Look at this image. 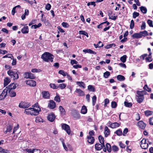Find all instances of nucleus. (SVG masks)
<instances>
[{
	"instance_id": "obj_43",
	"label": "nucleus",
	"mask_w": 153,
	"mask_h": 153,
	"mask_svg": "<svg viewBox=\"0 0 153 153\" xmlns=\"http://www.w3.org/2000/svg\"><path fill=\"white\" fill-rule=\"evenodd\" d=\"M110 75V72L108 71L105 72L103 74V76L105 78H108Z\"/></svg>"
},
{
	"instance_id": "obj_6",
	"label": "nucleus",
	"mask_w": 153,
	"mask_h": 153,
	"mask_svg": "<svg viewBox=\"0 0 153 153\" xmlns=\"http://www.w3.org/2000/svg\"><path fill=\"white\" fill-rule=\"evenodd\" d=\"M62 129L66 131L68 134L69 135L70 134V128L69 125L66 124H62Z\"/></svg>"
},
{
	"instance_id": "obj_37",
	"label": "nucleus",
	"mask_w": 153,
	"mask_h": 153,
	"mask_svg": "<svg viewBox=\"0 0 153 153\" xmlns=\"http://www.w3.org/2000/svg\"><path fill=\"white\" fill-rule=\"evenodd\" d=\"M54 100L57 102H60V97L58 94L56 93V96L54 97Z\"/></svg>"
},
{
	"instance_id": "obj_35",
	"label": "nucleus",
	"mask_w": 153,
	"mask_h": 153,
	"mask_svg": "<svg viewBox=\"0 0 153 153\" xmlns=\"http://www.w3.org/2000/svg\"><path fill=\"white\" fill-rule=\"evenodd\" d=\"M105 147L106 148L108 152H111V146L109 143H107L106 144V147Z\"/></svg>"
},
{
	"instance_id": "obj_29",
	"label": "nucleus",
	"mask_w": 153,
	"mask_h": 153,
	"mask_svg": "<svg viewBox=\"0 0 153 153\" xmlns=\"http://www.w3.org/2000/svg\"><path fill=\"white\" fill-rule=\"evenodd\" d=\"M140 9L141 12L144 14H146V13L147 12V9L145 7L141 6L140 7Z\"/></svg>"
},
{
	"instance_id": "obj_15",
	"label": "nucleus",
	"mask_w": 153,
	"mask_h": 153,
	"mask_svg": "<svg viewBox=\"0 0 153 153\" xmlns=\"http://www.w3.org/2000/svg\"><path fill=\"white\" fill-rule=\"evenodd\" d=\"M16 88V85L14 83H13L9 85L6 88L8 89V91L9 93H10L11 91V90L15 89Z\"/></svg>"
},
{
	"instance_id": "obj_2",
	"label": "nucleus",
	"mask_w": 153,
	"mask_h": 153,
	"mask_svg": "<svg viewBox=\"0 0 153 153\" xmlns=\"http://www.w3.org/2000/svg\"><path fill=\"white\" fill-rule=\"evenodd\" d=\"M145 91H137L136 95L135 98L137 102L139 103L142 102L144 99V95Z\"/></svg>"
},
{
	"instance_id": "obj_64",
	"label": "nucleus",
	"mask_w": 153,
	"mask_h": 153,
	"mask_svg": "<svg viewBox=\"0 0 153 153\" xmlns=\"http://www.w3.org/2000/svg\"><path fill=\"white\" fill-rule=\"evenodd\" d=\"M149 124L153 126V117H150L149 119Z\"/></svg>"
},
{
	"instance_id": "obj_39",
	"label": "nucleus",
	"mask_w": 153,
	"mask_h": 153,
	"mask_svg": "<svg viewBox=\"0 0 153 153\" xmlns=\"http://www.w3.org/2000/svg\"><path fill=\"white\" fill-rule=\"evenodd\" d=\"M127 56L126 55H124L120 58V60L123 63L125 62L126 61Z\"/></svg>"
},
{
	"instance_id": "obj_57",
	"label": "nucleus",
	"mask_w": 153,
	"mask_h": 153,
	"mask_svg": "<svg viewBox=\"0 0 153 153\" xmlns=\"http://www.w3.org/2000/svg\"><path fill=\"white\" fill-rule=\"evenodd\" d=\"M94 133L95 132L93 130L90 131L88 133L89 135L88 136L92 137L94 135Z\"/></svg>"
},
{
	"instance_id": "obj_62",
	"label": "nucleus",
	"mask_w": 153,
	"mask_h": 153,
	"mask_svg": "<svg viewBox=\"0 0 153 153\" xmlns=\"http://www.w3.org/2000/svg\"><path fill=\"white\" fill-rule=\"evenodd\" d=\"M62 26L64 27H68L69 26L68 24L66 22H62Z\"/></svg>"
},
{
	"instance_id": "obj_46",
	"label": "nucleus",
	"mask_w": 153,
	"mask_h": 153,
	"mask_svg": "<svg viewBox=\"0 0 153 153\" xmlns=\"http://www.w3.org/2000/svg\"><path fill=\"white\" fill-rule=\"evenodd\" d=\"M0 152L2 153H9V151L7 149L2 148L0 147Z\"/></svg>"
},
{
	"instance_id": "obj_51",
	"label": "nucleus",
	"mask_w": 153,
	"mask_h": 153,
	"mask_svg": "<svg viewBox=\"0 0 153 153\" xmlns=\"http://www.w3.org/2000/svg\"><path fill=\"white\" fill-rule=\"evenodd\" d=\"M146 27V23L145 22H143L142 25L140 27V29L141 30H143L145 29Z\"/></svg>"
},
{
	"instance_id": "obj_40",
	"label": "nucleus",
	"mask_w": 153,
	"mask_h": 153,
	"mask_svg": "<svg viewBox=\"0 0 153 153\" xmlns=\"http://www.w3.org/2000/svg\"><path fill=\"white\" fill-rule=\"evenodd\" d=\"M145 61L146 62H150L152 61V56H148L145 58Z\"/></svg>"
},
{
	"instance_id": "obj_13",
	"label": "nucleus",
	"mask_w": 153,
	"mask_h": 153,
	"mask_svg": "<svg viewBox=\"0 0 153 153\" xmlns=\"http://www.w3.org/2000/svg\"><path fill=\"white\" fill-rule=\"evenodd\" d=\"M13 126L11 124H8L6 126V130L5 128L3 129V131L5 133L10 132L12 129Z\"/></svg>"
},
{
	"instance_id": "obj_34",
	"label": "nucleus",
	"mask_w": 153,
	"mask_h": 153,
	"mask_svg": "<svg viewBox=\"0 0 153 153\" xmlns=\"http://www.w3.org/2000/svg\"><path fill=\"white\" fill-rule=\"evenodd\" d=\"M114 133L119 136H121L123 134L122 131L121 129L117 130L114 132Z\"/></svg>"
},
{
	"instance_id": "obj_27",
	"label": "nucleus",
	"mask_w": 153,
	"mask_h": 153,
	"mask_svg": "<svg viewBox=\"0 0 153 153\" xmlns=\"http://www.w3.org/2000/svg\"><path fill=\"white\" fill-rule=\"evenodd\" d=\"M76 84L80 87H82L83 88H85V84L82 82L77 81L76 82Z\"/></svg>"
},
{
	"instance_id": "obj_30",
	"label": "nucleus",
	"mask_w": 153,
	"mask_h": 153,
	"mask_svg": "<svg viewBox=\"0 0 153 153\" xmlns=\"http://www.w3.org/2000/svg\"><path fill=\"white\" fill-rule=\"evenodd\" d=\"M117 80L120 81H124L125 79V77L121 75H119L117 76Z\"/></svg>"
},
{
	"instance_id": "obj_16",
	"label": "nucleus",
	"mask_w": 153,
	"mask_h": 153,
	"mask_svg": "<svg viewBox=\"0 0 153 153\" xmlns=\"http://www.w3.org/2000/svg\"><path fill=\"white\" fill-rule=\"evenodd\" d=\"M146 124L142 121H140L137 123V126L141 129H144L146 127Z\"/></svg>"
},
{
	"instance_id": "obj_25",
	"label": "nucleus",
	"mask_w": 153,
	"mask_h": 153,
	"mask_svg": "<svg viewBox=\"0 0 153 153\" xmlns=\"http://www.w3.org/2000/svg\"><path fill=\"white\" fill-rule=\"evenodd\" d=\"M100 143L103 145V146H105L104 140L103 137L101 135H100L98 137Z\"/></svg>"
},
{
	"instance_id": "obj_26",
	"label": "nucleus",
	"mask_w": 153,
	"mask_h": 153,
	"mask_svg": "<svg viewBox=\"0 0 153 153\" xmlns=\"http://www.w3.org/2000/svg\"><path fill=\"white\" fill-rule=\"evenodd\" d=\"M140 36V33H134L132 35V37L134 39H139L141 38Z\"/></svg>"
},
{
	"instance_id": "obj_36",
	"label": "nucleus",
	"mask_w": 153,
	"mask_h": 153,
	"mask_svg": "<svg viewBox=\"0 0 153 153\" xmlns=\"http://www.w3.org/2000/svg\"><path fill=\"white\" fill-rule=\"evenodd\" d=\"M94 45L96 48H97L98 47L100 48L102 47L103 45L101 41H99L97 44V45L94 44Z\"/></svg>"
},
{
	"instance_id": "obj_52",
	"label": "nucleus",
	"mask_w": 153,
	"mask_h": 153,
	"mask_svg": "<svg viewBox=\"0 0 153 153\" xmlns=\"http://www.w3.org/2000/svg\"><path fill=\"white\" fill-rule=\"evenodd\" d=\"M50 86L51 88L53 89H57L58 88V87L57 86H56L54 84L51 83L50 84Z\"/></svg>"
},
{
	"instance_id": "obj_3",
	"label": "nucleus",
	"mask_w": 153,
	"mask_h": 153,
	"mask_svg": "<svg viewBox=\"0 0 153 153\" xmlns=\"http://www.w3.org/2000/svg\"><path fill=\"white\" fill-rule=\"evenodd\" d=\"M7 73L10 77L14 80L17 79L19 78V74L17 71L10 70L7 71Z\"/></svg>"
},
{
	"instance_id": "obj_44",
	"label": "nucleus",
	"mask_w": 153,
	"mask_h": 153,
	"mask_svg": "<svg viewBox=\"0 0 153 153\" xmlns=\"http://www.w3.org/2000/svg\"><path fill=\"white\" fill-rule=\"evenodd\" d=\"M125 105L127 107H131L132 106V104L131 102H129L125 101L124 102Z\"/></svg>"
},
{
	"instance_id": "obj_11",
	"label": "nucleus",
	"mask_w": 153,
	"mask_h": 153,
	"mask_svg": "<svg viewBox=\"0 0 153 153\" xmlns=\"http://www.w3.org/2000/svg\"><path fill=\"white\" fill-rule=\"evenodd\" d=\"M41 94L42 97L44 99H49L50 98V94L49 92L48 91H42Z\"/></svg>"
},
{
	"instance_id": "obj_63",
	"label": "nucleus",
	"mask_w": 153,
	"mask_h": 153,
	"mask_svg": "<svg viewBox=\"0 0 153 153\" xmlns=\"http://www.w3.org/2000/svg\"><path fill=\"white\" fill-rule=\"evenodd\" d=\"M51 7V6L50 4H47L45 6V9L48 10H49Z\"/></svg>"
},
{
	"instance_id": "obj_18",
	"label": "nucleus",
	"mask_w": 153,
	"mask_h": 153,
	"mask_svg": "<svg viewBox=\"0 0 153 153\" xmlns=\"http://www.w3.org/2000/svg\"><path fill=\"white\" fill-rule=\"evenodd\" d=\"M87 142L89 143L93 144L95 141V139L93 137L87 136Z\"/></svg>"
},
{
	"instance_id": "obj_24",
	"label": "nucleus",
	"mask_w": 153,
	"mask_h": 153,
	"mask_svg": "<svg viewBox=\"0 0 153 153\" xmlns=\"http://www.w3.org/2000/svg\"><path fill=\"white\" fill-rule=\"evenodd\" d=\"M59 111L61 113V114L62 116L64 115L66 113L65 109L63 108L62 106H60L59 107Z\"/></svg>"
},
{
	"instance_id": "obj_31",
	"label": "nucleus",
	"mask_w": 153,
	"mask_h": 153,
	"mask_svg": "<svg viewBox=\"0 0 153 153\" xmlns=\"http://www.w3.org/2000/svg\"><path fill=\"white\" fill-rule=\"evenodd\" d=\"M4 86L7 85L10 82V79L8 77H6L4 80Z\"/></svg>"
},
{
	"instance_id": "obj_10",
	"label": "nucleus",
	"mask_w": 153,
	"mask_h": 153,
	"mask_svg": "<svg viewBox=\"0 0 153 153\" xmlns=\"http://www.w3.org/2000/svg\"><path fill=\"white\" fill-rule=\"evenodd\" d=\"M8 92V89H4L3 91L1 94L0 95V100H2L6 97Z\"/></svg>"
},
{
	"instance_id": "obj_50",
	"label": "nucleus",
	"mask_w": 153,
	"mask_h": 153,
	"mask_svg": "<svg viewBox=\"0 0 153 153\" xmlns=\"http://www.w3.org/2000/svg\"><path fill=\"white\" fill-rule=\"evenodd\" d=\"M132 15L133 18L135 19L137 17L139 16V13L134 12L133 13Z\"/></svg>"
},
{
	"instance_id": "obj_54",
	"label": "nucleus",
	"mask_w": 153,
	"mask_h": 153,
	"mask_svg": "<svg viewBox=\"0 0 153 153\" xmlns=\"http://www.w3.org/2000/svg\"><path fill=\"white\" fill-rule=\"evenodd\" d=\"M108 16H109V19H111L114 20H115L116 19L117 16H112L111 15H110L109 13L108 14Z\"/></svg>"
},
{
	"instance_id": "obj_49",
	"label": "nucleus",
	"mask_w": 153,
	"mask_h": 153,
	"mask_svg": "<svg viewBox=\"0 0 153 153\" xmlns=\"http://www.w3.org/2000/svg\"><path fill=\"white\" fill-rule=\"evenodd\" d=\"M117 106V103L115 101H112L111 103V106L112 108H115Z\"/></svg>"
},
{
	"instance_id": "obj_60",
	"label": "nucleus",
	"mask_w": 153,
	"mask_h": 153,
	"mask_svg": "<svg viewBox=\"0 0 153 153\" xmlns=\"http://www.w3.org/2000/svg\"><path fill=\"white\" fill-rule=\"evenodd\" d=\"M147 23L149 26L150 27H153V25H152V21L150 20H148L147 21Z\"/></svg>"
},
{
	"instance_id": "obj_9",
	"label": "nucleus",
	"mask_w": 153,
	"mask_h": 153,
	"mask_svg": "<svg viewBox=\"0 0 153 153\" xmlns=\"http://www.w3.org/2000/svg\"><path fill=\"white\" fill-rule=\"evenodd\" d=\"M26 83L28 85L31 87H34L36 86V82L32 80H28L25 81Z\"/></svg>"
},
{
	"instance_id": "obj_61",
	"label": "nucleus",
	"mask_w": 153,
	"mask_h": 153,
	"mask_svg": "<svg viewBox=\"0 0 153 153\" xmlns=\"http://www.w3.org/2000/svg\"><path fill=\"white\" fill-rule=\"evenodd\" d=\"M74 117V118H75V119L77 120L79 119L80 118V116L79 113H76V114H75Z\"/></svg>"
},
{
	"instance_id": "obj_56",
	"label": "nucleus",
	"mask_w": 153,
	"mask_h": 153,
	"mask_svg": "<svg viewBox=\"0 0 153 153\" xmlns=\"http://www.w3.org/2000/svg\"><path fill=\"white\" fill-rule=\"evenodd\" d=\"M112 149L114 152H117L119 150L118 147L116 146H112Z\"/></svg>"
},
{
	"instance_id": "obj_45",
	"label": "nucleus",
	"mask_w": 153,
	"mask_h": 153,
	"mask_svg": "<svg viewBox=\"0 0 153 153\" xmlns=\"http://www.w3.org/2000/svg\"><path fill=\"white\" fill-rule=\"evenodd\" d=\"M115 46H116V45L112 43V44H110L107 45L105 47V48L106 49H109L111 48L115 47Z\"/></svg>"
},
{
	"instance_id": "obj_7",
	"label": "nucleus",
	"mask_w": 153,
	"mask_h": 153,
	"mask_svg": "<svg viewBox=\"0 0 153 153\" xmlns=\"http://www.w3.org/2000/svg\"><path fill=\"white\" fill-rule=\"evenodd\" d=\"M24 76L25 78L26 79L29 78L31 79H33L35 78V76L33 74L29 72L25 73L24 74Z\"/></svg>"
},
{
	"instance_id": "obj_48",
	"label": "nucleus",
	"mask_w": 153,
	"mask_h": 153,
	"mask_svg": "<svg viewBox=\"0 0 153 153\" xmlns=\"http://www.w3.org/2000/svg\"><path fill=\"white\" fill-rule=\"evenodd\" d=\"M97 100V97L95 95L93 96L92 98V105L94 106L96 103Z\"/></svg>"
},
{
	"instance_id": "obj_17",
	"label": "nucleus",
	"mask_w": 153,
	"mask_h": 153,
	"mask_svg": "<svg viewBox=\"0 0 153 153\" xmlns=\"http://www.w3.org/2000/svg\"><path fill=\"white\" fill-rule=\"evenodd\" d=\"M56 116L54 114L51 113L48 115L47 118L51 122H53Z\"/></svg>"
},
{
	"instance_id": "obj_33",
	"label": "nucleus",
	"mask_w": 153,
	"mask_h": 153,
	"mask_svg": "<svg viewBox=\"0 0 153 153\" xmlns=\"http://www.w3.org/2000/svg\"><path fill=\"white\" fill-rule=\"evenodd\" d=\"M87 109L85 105H83L82 107L81 110V113L83 114H85L87 113Z\"/></svg>"
},
{
	"instance_id": "obj_19",
	"label": "nucleus",
	"mask_w": 153,
	"mask_h": 153,
	"mask_svg": "<svg viewBox=\"0 0 153 153\" xmlns=\"http://www.w3.org/2000/svg\"><path fill=\"white\" fill-rule=\"evenodd\" d=\"M104 147H105V146H103V145L101 143H97L95 145V149L98 151L101 150Z\"/></svg>"
},
{
	"instance_id": "obj_23",
	"label": "nucleus",
	"mask_w": 153,
	"mask_h": 153,
	"mask_svg": "<svg viewBox=\"0 0 153 153\" xmlns=\"http://www.w3.org/2000/svg\"><path fill=\"white\" fill-rule=\"evenodd\" d=\"M32 109V108H30L27 109H26L25 110L24 113L27 115H32L31 110Z\"/></svg>"
},
{
	"instance_id": "obj_53",
	"label": "nucleus",
	"mask_w": 153,
	"mask_h": 153,
	"mask_svg": "<svg viewBox=\"0 0 153 153\" xmlns=\"http://www.w3.org/2000/svg\"><path fill=\"white\" fill-rule=\"evenodd\" d=\"M152 112L149 111H147L145 112V114L147 116H149L152 114Z\"/></svg>"
},
{
	"instance_id": "obj_28",
	"label": "nucleus",
	"mask_w": 153,
	"mask_h": 153,
	"mask_svg": "<svg viewBox=\"0 0 153 153\" xmlns=\"http://www.w3.org/2000/svg\"><path fill=\"white\" fill-rule=\"evenodd\" d=\"M37 150L38 149H25V151L28 153H34L35 151H37Z\"/></svg>"
},
{
	"instance_id": "obj_14",
	"label": "nucleus",
	"mask_w": 153,
	"mask_h": 153,
	"mask_svg": "<svg viewBox=\"0 0 153 153\" xmlns=\"http://www.w3.org/2000/svg\"><path fill=\"white\" fill-rule=\"evenodd\" d=\"M56 103L53 100H50L48 104V107L51 109H53L56 107Z\"/></svg>"
},
{
	"instance_id": "obj_8",
	"label": "nucleus",
	"mask_w": 153,
	"mask_h": 153,
	"mask_svg": "<svg viewBox=\"0 0 153 153\" xmlns=\"http://www.w3.org/2000/svg\"><path fill=\"white\" fill-rule=\"evenodd\" d=\"M30 105L28 102H21L19 105V107L23 108H28Z\"/></svg>"
},
{
	"instance_id": "obj_47",
	"label": "nucleus",
	"mask_w": 153,
	"mask_h": 153,
	"mask_svg": "<svg viewBox=\"0 0 153 153\" xmlns=\"http://www.w3.org/2000/svg\"><path fill=\"white\" fill-rule=\"evenodd\" d=\"M66 85L64 83H62L61 84H59V86H57L59 88H60L61 89H63L65 88L66 87Z\"/></svg>"
},
{
	"instance_id": "obj_12",
	"label": "nucleus",
	"mask_w": 153,
	"mask_h": 153,
	"mask_svg": "<svg viewBox=\"0 0 153 153\" xmlns=\"http://www.w3.org/2000/svg\"><path fill=\"white\" fill-rule=\"evenodd\" d=\"M32 108V109L31 110L32 115L36 116L39 114V112L41 110L40 108L36 109L33 108Z\"/></svg>"
},
{
	"instance_id": "obj_32",
	"label": "nucleus",
	"mask_w": 153,
	"mask_h": 153,
	"mask_svg": "<svg viewBox=\"0 0 153 153\" xmlns=\"http://www.w3.org/2000/svg\"><path fill=\"white\" fill-rule=\"evenodd\" d=\"M140 35L141 38L143 36H145L148 35V33L147 31L146 30H144L143 31H140Z\"/></svg>"
},
{
	"instance_id": "obj_5",
	"label": "nucleus",
	"mask_w": 153,
	"mask_h": 153,
	"mask_svg": "<svg viewBox=\"0 0 153 153\" xmlns=\"http://www.w3.org/2000/svg\"><path fill=\"white\" fill-rule=\"evenodd\" d=\"M120 123L114 122V123H111L110 121H109L108 123V126L110 127L114 128L117 127H119L120 125Z\"/></svg>"
},
{
	"instance_id": "obj_55",
	"label": "nucleus",
	"mask_w": 153,
	"mask_h": 153,
	"mask_svg": "<svg viewBox=\"0 0 153 153\" xmlns=\"http://www.w3.org/2000/svg\"><path fill=\"white\" fill-rule=\"evenodd\" d=\"M9 93L10 94V96L11 97H14L16 96V93L15 92L13 91H11H11Z\"/></svg>"
},
{
	"instance_id": "obj_38",
	"label": "nucleus",
	"mask_w": 153,
	"mask_h": 153,
	"mask_svg": "<svg viewBox=\"0 0 153 153\" xmlns=\"http://www.w3.org/2000/svg\"><path fill=\"white\" fill-rule=\"evenodd\" d=\"M88 89L91 91L94 92L95 91L94 87L92 85H89L88 86Z\"/></svg>"
},
{
	"instance_id": "obj_22",
	"label": "nucleus",
	"mask_w": 153,
	"mask_h": 153,
	"mask_svg": "<svg viewBox=\"0 0 153 153\" xmlns=\"http://www.w3.org/2000/svg\"><path fill=\"white\" fill-rule=\"evenodd\" d=\"M22 32L24 34L27 33L29 32L28 26L24 27L21 30Z\"/></svg>"
},
{
	"instance_id": "obj_20",
	"label": "nucleus",
	"mask_w": 153,
	"mask_h": 153,
	"mask_svg": "<svg viewBox=\"0 0 153 153\" xmlns=\"http://www.w3.org/2000/svg\"><path fill=\"white\" fill-rule=\"evenodd\" d=\"M110 131L108 128L107 126H105L104 132L105 137H107L110 134Z\"/></svg>"
},
{
	"instance_id": "obj_41",
	"label": "nucleus",
	"mask_w": 153,
	"mask_h": 153,
	"mask_svg": "<svg viewBox=\"0 0 153 153\" xmlns=\"http://www.w3.org/2000/svg\"><path fill=\"white\" fill-rule=\"evenodd\" d=\"M59 74L62 75L63 76H66L68 73L67 72H65L63 70H60L59 71Z\"/></svg>"
},
{
	"instance_id": "obj_42",
	"label": "nucleus",
	"mask_w": 153,
	"mask_h": 153,
	"mask_svg": "<svg viewBox=\"0 0 153 153\" xmlns=\"http://www.w3.org/2000/svg\"><path fill=\"white\" fill-rule=\"evenodd\" d=\"M79 33L80 34H82L85 36H87V37H88V33L84 30H80L79 31Z\"/></svg>"
},
{
	"instance_id": "obj_4",
	"label": "nucleus",
	"mask_w": 153,
	"mask_h": 153,
	"mask_svg": "<svg viewBox=\"0 0 153 153\" xmlns=\"http://www.w3.org/2000/svg\"><path fill=\"white\" fill-rule=\"evenodd\" d=\"M140 146L142 149H146L148 148L149 145L146 139H143L140 142Z\"/></svg>"
},
{
	"instance_id": "obj_59",
	"label": "nucleus",
	"mask_w": 153,
	"mask_h": 153,
	"mask_svg": "<svg viewBox=\"0 0 153 153\" xmlns=\"http://www.w3.org/2000/svg\"><path fill=\"white\" fill-rule=\"evenodd\" d=\"M128 132V129L127 128H125L123 131V136H125L126 134Z\"/></svg>"
},
{
	"instance_id": "obj_21",
	"label": "nucleus",
	"mask_w": 153,
	"mask_h": 153,
	"mask_svg": "<svg viewBox=\"0 0 153 153\" xmlns=\"http://www.w3.org/2000/svg\"><path fill=\"white\" fill-rule=\"evenodd\" d=\"M75 92L78 94V95L80 96H82L85 94L84 92L80 89L76 88Z\"/></svg>"
},
{
	"instance_id": "obj_58",
	"label": "nucleus",
	"mask_w": 153,
	"mask_h": 153,
	"mask_svg": "<svg viewBox=\"0 0 153 153\" xmlns=\"http://www.w3.org/2000/svg\"><path fill=\"white\" fill-rule=\"evenodd\" d=\"M134 26V22L133 20H131V23L130 25V28L131 29H133Z\"/></svg>"
},
{
	"instance_id": "obj_1",
	"label": "nucleus",
	"mask_w": 153,
	"mask_h": 153,
	"mask_svg": "<svg viewBox=\"0 0 153 153\" xmlns=\"http://www.w3.org/2000/svg\"><path fill=\"white\" fill-rule=\"evenodd\" d=\"M53 55L50 53L45 52L42 54L41 56V58L45 62H53Z\"/></svg>"
}]
</instances>
